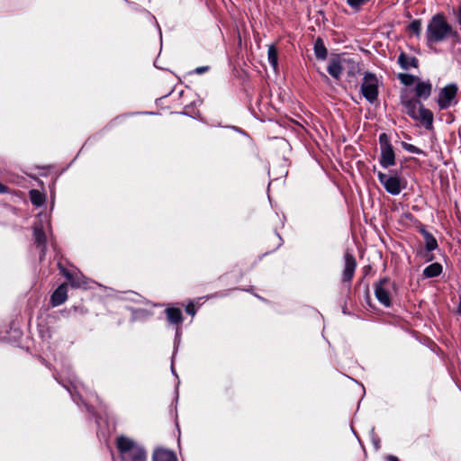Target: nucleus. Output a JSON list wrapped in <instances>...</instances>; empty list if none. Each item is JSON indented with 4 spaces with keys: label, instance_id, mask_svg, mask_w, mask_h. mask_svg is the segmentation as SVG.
I'll return each mask as SVG.
<instances>
[{
    "label": "nucleus",
    "instance_id": "f257e3e1",
    "mask_svg": "<svg viewBox=\"0 0 461 461\" xmlns=\"http://www.w3.org/2000/svg\"><path fill=\"white\" fill-rule=\"evenodd\" d=\"M458 33L453 30L442 14H437L429 21L426 31L428 44L438 43L448 38H456Z\"/></svg>",
    "mask_w": 461,
    "mask_h": 461
},
{
    "label": "nucleus",
    "instance_id": "f03ea898",
    "mask_svg": "<svg viewBox=\"0 0 461 461\" xmlns=\"http://www.w3.org/2000/svg\"><path fill=\"white\" fill-rule=\"evenodd\" d=\"M402 104L404 108V113L412 120L420 122L426 130L430 131L433 129V113L419 99L402 97Z\"/></svg>",
    "mask_w": 461,
    "mask_h": 461
},
{
    "label": "nucleus",
    "instance_id": "7ed1b4c3",
    "mask_svg": "<svg viewBox=\"0 0 461 461\" xmlns=\"http://www.w3.org/2000/svg\"><path fill=\"white\" fill-rule=\"evenodd\" d=\"M115 444L122 461H147V451L132 438L121 435Z\"/></svg>",
    "mask_w": 461,
    "mask_h": 461
},
{
    "label": "nucleus",
    "instance_id": "20e7f679",
    "mask_svg": "<svg viewBox=\"0 0 461 461\" xmlns=\"http://www.w3.org/2000/svg\"><path fill=\"white\" fill-rule=\"evenodd\" d=\"M377 178L385 191L392 195H398L407 185V181L396 173L386 175L379 171Z\"/></svg>",
    "mask_w": 461,
    "mask_h": 461
},
{
    "label": "nucleus",
    "instance_id": "39448f33",
    "mask_svg": "<svg viewBox=\"0 0 461 461\" xmlns=\"http://www.w3.org/2000/svg\"><path fill=\"white\" fill-rule=\"evenodd\" d=\"M458 86L456 83H450L442 87L436 100L439 110H447L452 105L457 104Z\"/></svg>",
    "mask_w": 461,
    "mask_h": 461
},
{
    "label": "nucleus",
    "instance_id": "423d86ee",
    "mask_svg": "<svg viewBox=\"0 0 461 461\" xmlns=\"http://www.w3.org/2000/svg\"><path fill=\"white\" fill-rule=\"evenodd\" d=\"M379 145L381 149L379 163L381 167L387 168L394 166L396 163L395 153L386 133L384 132L379 135Z\"/></svg>",
    "mask_w": 461,
    "mask_h": 461
},
{
    "label": "nucleus",
    "instance_id": "0eeeda50",
    "mask_svg": "<svg viewBox=\"0 0 461 461\" xmlns=\"http://www.w3.org/2000/svg\"><path fill=\"white\" fill-rule=\"evenodd\" d=\"M393 289L394 283L387 277H384L375 284V295L384 307L391 306V297Z\"/></svg>",
    "mask_w": 461,
    "mask_h": 461
},
{
    "label": "nucleus",
    "instance_id": "6e6552de",
    "mask_svg": "<svg viewBox=\"0 0 461 461\" xmlns=\"http://www.w3.org/2000/svg\"><path fill=\"white\" fill-rule=\"evenodd\" d=\"M361 94L370 104L378 98V78L370 72H366L361 84Z\"/></svg>",
    "mask_w": 461,
    "mask_h": 461
},
{
    "label": "nucleus",
    "instance_id": "1a4fd4ad",
    "mask_svg": "<svg viewBox=\"0 0 461 461\" xmlns=\"http://www.w3.org/2000/svg\"><path fill=\"white\" fill-rule=\"evenodd\" d=\"M344 269L342 274L343 282H350L354 276L355 270L357 267V261L354 256L347 251L344 254Z\"/></svg>",
    "mask_w": 461,
    "mask_h": 461
},
{
    "label": "nucleus",
    "instance_id": "9d476101",
    "mask_svg": "<svg viewBox=\"0 0 461 461\" xmlns=\"http://www.w3.org/2000/svg\"><path fill=\"white\" fill-rule=\"evenodd\" d=\"M345 60L343 58L336 57L333 58L327 68L328 73L335 79L339 80L341 77L342 71L344 70Z\"/></svg>",
    "mask_w": 461,
    "mask_h": 461
},
{
    "label": "nucleus",
    "instance_id": "9b49d317",
    "mask_svg": "<svg viewBox=\"0 0 461 461\" xmlns=\"http://www.w3.org/2000/svg\"><path fill=\"white\" fill-rule=\"evenodd\" d=\"M432 92V84L429 80L421 81L418 79L415 86V94L417 99L427 100Z\"/></svg>",
    "mask_w": 461,
    "mask_h": 461
},
{
    "label": "nucleus",
    "instance_id": "f8f14e48",
    "mask_svg": "<svg viewBox=\"0 0 461 461\" xmlns=\"http://www.w3.org/2000/svg\"><path fill=\"white\" fill-rule=\"evenodd\" d=\"M68 299L67 285L62 284L53 292L50 297V303L53 307L63 304Z\"/></svg>",
    "mask_w": 461,
    "mask_h": 461
},
{
    "label": "nucleus",
    "instance_id": "ddd939ff",
    "mask_svg": "<svg viewBox=\"0 0 461 461\" xmlns=\"http://www.w3.org/2000/svg\"><path fill=\"white\" fill-rule=\"evenodd\" d=\"M33 237L35 243L39 248H41V259L45 255L46 251V235L43 231L42 226L35 224L33 226Z\"/></svg>",
    "mask_w": 461,
    "mask_h": 461
},
{
    "label": "nucleus",
    "instance_id": "4468645a",
    "mask_svg": "<svg viewBox=\"0 0 461 461\" xmlns=\"http://www.w3.org/2000/svg\"><path fill=\"white\" fill-rule=\"evenodd\" d=\"M152 459L153 461H177L176 454L165 448H156Z\"/></svg>",
    "mask_w": 461,
    "mask_h": 461
},
{
    "label": "nucleus",
    "instance_id": "2eb2a0df",
    "mask_svg": "<svg viewBox=\"0 0 461 461\" xmlns=\"http://www.w3.org/2000/svg\"><path fill=\"white\" fill-rule=\"evenodd\" d=\"M61 271H62L63 275L66 276V278L69 280L70 285L73 287L79 288V287H84L86 285V281L81 274L73 275L70 272H68V270H65L63 268H61Z\"/></svg>",
    "mask_w": 461,
    "mask_h": 461
},
{
    "label": "nucleus",
    "instance_id": "dca6fc26",
    "mask_svg": "<svg viewBox=\"0 0 461 461\" xmlns=\"http://www.w3.org/2000/svg\"><path fill=\"white\" fill-rule=\"evenodd\" d=\"M398 63L401 68L404 70H408L411 68L418 67V59L413 56H409L403 52H402L398 57Z\"/></svg>",
    "mask_w": 461,
    "mask_h": 461
},
{
    "label": "nucleus",
    "instance_id": "f3484780",
    "mask_svg": "<svg viewBox=\"0 0 461 461\" xmlns=\"http://www.w3.org/2000/svg\"><path fill=\"white\" fill-rule=\"evenodd\" d=\"M345 60L344 70L347 71L349 77H355L360 71L359 63L353 59L343 58Z\"/></svg>",
    "mask_w": 461,
    "mask_h": 461
},
{
    "label": "nucleus",
    "instance_id": "a211bd4d",
    "mask_svg": "<svg viewBox=\"0 0 461 461\" xmlns=\"http://www.w3.org/2000/svg\"><path fill=\"white\" fill-rule=\"evenodd\" d=\"M166 314L171 324H179L183 321L182 312L178 308H167Z\"/></svg>",
    "mask_w": 461,
    "mask_h": 461
},
{
    "label": "nucleus",
    "instance_id": "6ab92c4d",
    "mask_svg": "<svg viewBox=\"0 0 461 461\" xmlns=\"http://www.w3.org/2000/svg\"><path fill=\"white\" fill-rule=\"evenodd\" d=\"M442 273V266L439 263H432L423 270L425 277H437Z\"/></svg>",
    "mask_w": 461,
    "mask_h": 461
},
{
    "label": "nucleus",
    "instance_id": "aec40b11",
    "mask_svg": "<svg viewBox=\"0 0 461 461\" xmlns=\"http://www.w3.org/2000/svg\"><path fill=\"white\" fill-rule=\"evenodd\" d=\"M314 54L318 59H325L328 55L323 41L318 38L314 42Z\"/></svg>",
    "mask_w": 461,
    "mask_h": 461
},
{
    "label": "nucleus",
    "instance_id": "412c9836",
    "mask_svg": "<svg viewBox=\"0 0 461 461\" xmlns=\"http://www.w3.org/2000/svg\"><path fill=\"white\" fill-rule=\"evenodd\" d=\"M424 240H425V247L428 251H433L438 248V242L437 240L434 238V236L428 232L427 230H423L422 231Z\"/></svg>",
    "mask_w": 461,
    "mask_h": 461
},
{
    "label": "nucleus",
    "instance_id": "4be33fe9",
    "mask_svg": "<svg viewBox=\"0 0 461 461\" xmlns=\"http://www.w3.org/2000/svg\"><path fill=\"white\" fill-rule=\"evenodd\" d=\"M267 59L274 70L278 67V53L275 45H270L267 50Z\"/></svg>",
    "mask_w": 461,
    "mask_h": 461
},
{
    "label": "nucleus",
    "instance_id": "5701e85b",
    "mask_svg": "<svg viewBox=\"0 0 461 461\" xmlns=\"http://www.w3.org/2000/svg\"><path fill=\"white\" fill-rule=\"evenodd\" d=\"M29 195L32 203L37 207L41 206L45 202V196L39 190H31Z\"/></svg>",
    "mask_w": 461,
    "mask_h": 461
},
{
    "label": "nucleus",
    "instance_id": "b1692460",
    "mask_svg": "<svg viewBox=\"0 0 461 461\" xmlns=\"http://www.w3.org/2000/svg\"><path fill=\"white\" fill-rule=\"evenodd\" d=\"M398 77L400 81L405 86H411L415 82L417 83L419 79L416 77L410 74H400Z\"/></svg>",
    "mask_w": 461,
    "mask_h": 461
},
{
    "label": "nucleus",
    "instance_id": "393cba45",
    "mask_svg": "<svg viewBox=\"0 0 461 461\" xmlns=\"http://www.w3.org/2000/svg\"><path fill=\"white\" fill-rule=\"evenodd\" d=\"M402 147L403 148V149H405L406 151H408L410 153L416 154V155L423 154V151L420 148H418L412 144H410L407 142H402Z\"/></svg>",
    "mask_w": 461,
    "mask_h": 461
},
{
    "label": "nucleus",
    "instance_id": "a878e982",
    "mask_svg": "<svg viewBox=\"0 0 461 461\" xmlns=\"http://www.w3.org/2000/svg\"><path fill=\"white\" fill-rule=\"evenodd\" d=\"M409 30L412 32L417 37H419L421 31L420 20H413L409 25Z\"/></svg>",
    "mask_w": 461,
    "mask_h": 461
},
{
    "label": "nucleus",
    "instance_id": "bb28decb",
    "mask_svg": "<svg viewBox=\"0 0 461 461\" xmlns=\"http://www.w3.org/2000/svg\"><path fill=\"white\" fill-rule=\"evenodd\" d=\"M370 0H347L348 5L355 11H359L361 6L365 5Z\"/></svg>",
    "mask_w": 461,
    "mask_h": 461
},
{
    "label": "nucleus",
    "instance_id": "cd10ccee",
    "mask_svg": "<svg viewBox=\"0 0 461 461\" xmlns=\"http://www.w3.org/2000/svg\"><path fill=\"white\" fill-rule=\"evenodd\" d=\"M210 69L208 66L198 67L194 69V72L198 75L203 74Z\"/></svg>",
    "mask_w": 461,
    "mask_h": 461
},
{
    "label": "nucleus",
    "instance_id": "c85d7f7f",
    "mask_svg": "<svg viewBox=\"0 0 461 461\" xmlns=\"http://www.w3.org/2000/svg\"><path fill=\"white\" fill-rule=\"evenodd\" d=\"M185 312L190 314V315H194L195 314V309H194V306L193 303H189L186 308H185Z\"/></svg>",
    "mask_w": 461,
    "mask_h": 461
},
{
    "label": "nucleus",
    "instance_id": "c756f323",
    "mask_svg": "<svg viewBox=\"0 0 461 461\" xmlns=\"http://www.w3.org/2000/svg\"><path fill=\"white\" fill-rule=\"evenodd\" d=\"M7 192L8 188L0 183V194H6Z\"/></svg>",
    "mask_w": 461,
    "mask_h": 461
},
{
    "label": "nucleus",
    "instance_id": "7c9ffc66",
    "mask_svg": "<svg viewBox=\"0 0 461 461\" xmlns=\"http://www.w3.org/2000/svg\"><path fill=\"white\" fill-rule=\"evenodd\" d=\"M70 384H71V385L74 387V389H76V390H78V389H79V386H78V384H77L76 380H70Z\"/></svg>",
    "mask_w": 461,
    "mask_h": 461
},
{
    "label": "nucleus",
    "instance_id": "2f4dec72",
    "mask_svg": "<svg viewBox=\"0 0 461 461\" xmlns=\"http://www.w3.org/2000/svg\"><path fill=\"white\" fill-rule=\"evenodd\" d=\"M386 461H399L398 458L394 456H388L386 457Z\"/></svg>",
    "mask_w": 461,
    "mask_h": 461
},
{
    "label": "nucleus",
    "instance_id": "473e14b6",
    "mask_svg": "<svg viewBox=\"0 0 461 461\" xmlns=\"http://www.w3.org/2000/svg\"><path fill=\"white\" fill-rule=\"evenodd\" d=\"M457 312H458L459 314H461V295H460V298H459V304H458Z\"/></svg>",
    "mask_w": 461,
    "mask_h": 461
},
{
    "label": "nucleus",
    "instance_id": "72a5a7b5",
    "mask_svg": "<svg viewBox=\"0 0 461 461\" xmlns=\"http://www.w3.org/2000/svg\"><path fill=\"white\" fill-rule=\"evenodd\" d=\"M68 391L70 393L71 395H73L69 388H68ZM72 397H73V401L78 404V402L76 400V398L74 396H72Z\"/></svg>",
    "mask_w": 461,
    "mask_h": 461
},
{
    "label": "nucleus",
    "instance_id": "f704fd0d",
    "mask_svg": "<svg viewBox=\"0 0 461 461\" xmlns=\"http://www.w3.org/2000/svg\"><path fill=\"white\" fill-rule=\"evenodd\" d=\"M321 76H322V77H323V79H324V80H326V81H328V80H329V77H328L325 74H322Z\"/></svg>",
    "mask_w": 461,
    "mask_h": 461
},
{
    "label": "nucleus",
    "instance_id": "c9c22d12",
    "mask_svg": "<svg viewBox=\"0 0 461 461\" xmlns=\"http://www.w3.org/2000/svg\"><path fill=\"white\" fill-rule=\"evenodd\" d=\"M172 373L175 374L173 366H171Z\"/></svg>",
    "mask_w": 461,
    "mask_h": 461
},
{
    "label": "nucleus",
    "instance_id": "e433bc0d",
    "mask_svg": "<svg viewBox=\"0 0 461 461\" xmlns=\"http://www.w3.org/2000/svg\"><path fill=\"white\" fill-rule=\"evenodd\" d=\"M178 335H179V330L177 329L176 330V336H178Z\"/></svg>",
    "mask_w": 461,
    "mask_h": 461
}]
</instances>
